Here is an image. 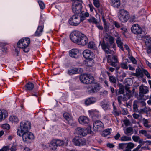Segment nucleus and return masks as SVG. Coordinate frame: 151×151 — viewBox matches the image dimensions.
<instances>
[{
	"mask_svg": "<svg viewBox=\"0 0 151 151\" xmlns=\"http://www.w3.org/2000/svg\"><path fill=\"white\" fill-rule=\"evenodd\" d=\"M127 143H119L118 145V149H125Z\"/></svg>",
	"mask_w": 151,
	"mask_h": 151,
	"instance_id": "45",
	"label": "nucleus"
},
{
	"mask_svg": "<svg viewBox=\"0 0 151 151\" xmlns=\"http://www.w3.org/2000/svg\"><path fill=\"white\" fill-rule=\"evenodd\" d=\"M132 32L134 34L140 35L145 34V29H142L141 27L137 24H134L133 25L131 28Z\"/></svg>",
	"mask_w": 151,
	"mask_h": 151,
	"instance_id": "8",
	"label": "nucleus"
},
{
	"mask_svg": "<svg viewBox=\"0 0 151 151\" xmlns=\"http://www.w3.org/2000/svg\"><path fill=\"white\" fill-rule=\"evenodd\" d=\"M113 24L115 27L117 28H119L120 27V25L119 23L116 21H114L113 22Z\"/></svg>",
	"mask_w": 151,
	"mask_h": 151,
	"instance_id": "60",
	"label": "nucleus"
},
{
	"mask_svg": "<svg viewBox=\"0 0 151 151\" xmlns=\"http://www.w3.org/2000/svg\"><path fill=\"white\" fill-rule=\"evenodd\" d=\"M101 106L104 110L110 109L109 105L107 104H103L101 105Z\"/></svg>",
	"mask_w": 151,
	"mask_h": 151,
	"instance_id": "53",
	"label": "nucleus"
},
{
	"mask_svg": "<svg viewBox=\"0 0 151 151\" xmlns=\"http://www.w3.org/2000/svg\"><path fill=\"white\" fill-rule=\"evenodd\" d=\"M55 142L57 146H62L64 143V142L63 141L59 139H55Z\"/></svg>",
	"mask_w": 151,
	"mask_h": 151,
	"instance_id": "44",
	"label": "nucleus"
},
{
	"mask_svg": "<svg viewBox=\"0 0 151 151\" xmlns=\"http://www.w3.org/2000/svg\"><path fill=\"white\" fill-rule=\"evenodd\" d=\"M104 127V124L100 121L96 120L93 123V129L95 132L100 131L103 129Z\"/></svg>",
	"mask_w": 151,
	"mask_h": 151,
	"instance_id": "12",
	"label": "nucleus"
},
{
	"mask_svg": "<svg viewBox=\"0 0 151 151\" xmlns=\"http://www.w3.org/2000/svg\"><path fill=\"white\" fill-rule=\"evenodd\" d=\"M50 146L52 150L57 149L58 146L55 142V139L53 140L51 142Z\"/></svg>",
	"mask_w": 151,
	"mask_h": 151,
	"instance_id": "37",
	"label": "nucleus"
},
{
	"mask_svg": "<svg viewBox=\"0 0 151 151\" xmlns=\"http://www.w3.org/2000/svg\"><path fill=\"white\" fill-rule=\"evenodd\" d=\"M88 112L93 119H95L96 118H99V113L98 111L96 110H89Z\"/></svg>",
	"mask_w": 151,
	"mask_h": 151,
	"instance_id": "22",
	"label": "nucleus"
},
{
	"mask_svg": "<svg viewBox=\"0 0 151 151\" xmlns=\"http://www.w3.org/2000/svg\"><path fill=\"white\" fill-rule=\"evenodd\" d=\"M76 132L79 135L82 136H86L87 134L88 130L87 129L82 128L81 127H78L75 129Z\"/></svg>",
	"mask_w": 151,
	"mask_h": 151,
	"instance_id": "18",
	"label": "nucleus"
},
{
	"mask_svg": "<svg viewBox=\"0 0 151 151\" xmlns=\"http://www.w3.org/2000/svg\"><path fill=\"white\" fill-rule=\"evenodd\" d=\"M83 34L78 31H74L70 35V39L73 42L76 43Z\"/></svg>",
	"mask_w": 151,
	"mask_h": 151,
	"instance_id": "9",
	"label": "nucleus"
},
{
	"mask_svg": "<svg viewBox=\"0 0 151 151\" xmlns=\"http://www.w3.org/2000/svg\"><path fill=\"white\" fill-rule=\"evenodd\" d=\"M63 117L68 121V123L70 125L72 126L73 120L70 114L68 113H65L63 114Z\"/></svg>",
	"mask_w": 151,
	"mask_h": 151,
	"instance_id": "20",
	"label": "nucleus"
},
{
	"mask_svg": "<svg viewBox=\"0 0 151 151\" xmlns=\"http://www.w3.org/2000/svg\"><path fill=\"white\" fill-rule=\"evenodd\" d=\"M142 121L143 124L145 127L148 128L150 127V125L148 124V121L147 119L143 118L142 119Z\"/></svg>",
	"mask_w": 151,
	"mask_h": 151,
	"instance_id": "48",
	"label": "nucleus"
},
{
	"mask_svg": "<svg viewBox=\"0 0 151 151\" xmlns=\"http://www.w3.org/2000/svg\"><path fill=\"white\" fill-rule=\"evenodd\" d=\"M69 24L71 25L77 26L80 24L79 16L77 14L73 15L70 19Z\"/></svg>",
	"mask_w": 151,
	"mask_h": 151,
	"instance_id": "10",
	"label": "nucleus"
},
{
	"mask_svg": "<svg viewBox=\"0 0 151 151\" xmlns=\"http://www.w3.org/2000/svg\"><path fill=\"white\" fill-rule=\"evenodd\" d=\"M132 138L134 141L137 142L140 139V137L138 136H133L132 137Z\"/></svg>",
	"mask_w": 151,
	"mask_h": 151,
	"instance_id": "58",
	"label": "nucleus"
},
{
	"mask_svg": "<svg viewBox=\"0 0 151 151\" xmlns=\"http://www.w3.org/2000/svg\"><path fill=\"white\" fill-rule=\"evenodd\" d=\"M133 106L134 111L135 112H138V108L137 105L135 101H134Z\"/></svg>",
	"mask_w": 151,
	"mask_h": 151,
	"instance_id": "49",
	"label": "nucleus"
},
{
	"mask_svg": "<svg viewBox=\"0 0 151 151\" xmlns=\"http://www.w3.org/2000/svg\"><path fill=\"white\" fill-rule=\"evenodd\" d=\"M112 113L116 116H118L121 114V111H117V109L116 106H114L113 108V110Z\"/></svg>",
	"mask_w": 151,
	"mask_h": 151,
	"instance_id": "43",
	"label": "nucleus"
},
{
	"mask_svg": "<svg viewBox=\"0 0 151 151\" xmlns=\"http://www.w3.org/2000/svg\"><path fill=\"white\" fill-rule=\"evenodd\" d=\"M95 47L94 43L93 42H90L88 45V47L91 49H94Z\"/></svg>",
	"mask_w": 151,
	"mask_h": 151,
	"instance_id": "52",
	"label": "nucleus"
},
{
	"mask_svg": "<svg viewBox=\"0 0 151 151\" xmlns=\"http://www.w3.org/2000/svg\"><path fill=\"white\" fill-rule=\"evenodd\" d=\"M45 19V17L44 14H41L40 17L39 23L41 24H44V22Z\"/></svg>",
	"mask_w": 151,
	"mask_h": 151,
	"instance_id": "46",
	"label": "nucleus"
},
{
	"mask_svg": "<svg viewBox=\"0 0 151 151\" xmlns=\"http://www.w3.org/2000/svg\"><path fill=\"white\" fill-rule=\"evenodd\" d=\"M74 144L76 146H82L86 145V139L83 137H76L72 141Z\"/></svg>",
	"mask_w": 151,
	"mask_h": 151,
	"instance_id": "11",
	"label": "nucleus"
},
{
	"mask_svg": "<svg viewBox=\"0 0 151 151\" xmlns=\"http://www.w3.org/2000/svg\"><path fill=\"white\" fill-rule=\"evenodd\" d=\"M7 111L3 109L0 110V121L2 120L3 118H6L7 116Z\"/></svg>",
	"mask_w": 151,
	"mask_h": 151,
	"instance_id": "26",
	"label": "nucleus"
},
{
	"mask_svg": "<svg viewBox=\"0 0 151 151\" xmlns=\"http://www.w3.org/2000/svg\"><path fill=\"white\" fill-rule=\"evenodd\" d=\"M74 2L72 6V11L76 14H79L81 12L82 1L81 0H73Z\"/></svg>",
	"mask_w": 151,
	"mask_h": 151,
	"instance_id": "2",
	"label": "nucleus"
},
{
	"mask_svg": "<svg viewBox=\"0 0 151 151\" xmlns=\"http://www.w3.org/2000/svg\"><path fill=\"white\" fill-rule=\"evenodd\" d=\"M110 4L114 7L118 8L120 5V0H111Z\"/></svg>",
	"mask_w": 151,
	"mask_h": 151,
	"instance_id": "24",
	"label": "nucleus"
},
{
	"mask_svg": "<svg viewBox=\"0 0 151 151\" xmlns=\"http://www.w3.org/2000/svg\"><path fill=\"white\" fill-rule=\"evenodd\" d=\"M23 39H21L18 42L17 44V47L18 48L22 49L23 51L25 53H27L29 50L27 47H24V44L23 43Z\"/></svg>",
	"mask_w": 151,
	"mask_h": 151,
	"instance_id": "19",
	"label": "nucleus"
},
{
	"mask_svg": "<svg viewBox=\"0 0 151 151\" xmlns=\"http://www.w3.org/2000/svg\"><path fill=\"white\" fill-rule=\"evenodd\" d=\"M88 42V40L84 34L82 36L76 43L79 45L84 46Z\"/></svg>",
	"mask_w": 151,
	"mask_h": 151,
	"instance_id": "15",
	"label": "nucleus"
},
{
	"mask_svg": "<svg viewBox=\"0 0 151 151\" xmlns=\"http://www.w3.org/2000/svg\"><path fill=\"white\" fill-rule=\"evenodd\" d=\"M41 24L40 26H38V36L41 35L43 32L44 24Z\"/></svg>",
	"mask_w": 151,
	"mask_h": 151,
	"instance_id": "39",
	"label": "nucleus"
},
{
	"mask_svg": "<svg viewBox=\"0 0 151 151\" xmlns=\"http://www.w3.org/2000/svg\"><path fill=\"white\" fill-rule=\"evenodd\" d=\"M9 148V146H4L0 149V151H7Z\"/></svg>",
	"mask_w": 151,
	"mask_h": 151,
	"instance_id": "57",
	"label": "nucleus"
},
{
	"mask_svg": "<svg viewBox=\"0 0 151 151\" xmlns=\"http://www.w3.org/2000/svg\"><path fill=\"white\" fill-rule=\"evenodd\" d=\"M93 4L97 8H98L100 6L99 1V0L94 1Z\"/></svg>",
	"mask_w": 151,
	"mask_h": 151,
	"instance_id": "56",
	"label": "nucleus"
},
{
	"mask_svg": "<svg viewBox=\"0 0 151 151\" xmlns=\"http://www.w3.org/2000/svg\"><path fill=\"white\" fill-rule=\"evenodd\" d=\"M143 69L141 70L139 68H137L136 70L137 73V77L138 78H142L144 76Z\"/></svg>",
	"mask_w": 151,
	"mask_h": 151,
	"instance_id": "27",
	"label": "nucleus"
},
{
	"mask_svg": "<svg viewBox=\"0 0 151 151\" xmlns=\"http://www.w3.org/2000/svg\"><path fill=\"white\" fill-rule=\"evenodd\" d=\"M133 133V130L132 127H127L124 130V133L126 135H131Z\"/></svg>",
	"mask_w": 151,
	"mask_h": 151,
	"instance_id": "32",
	"label": "nucleus"
},
{
	"mask_svg": "<svg viewBox=\"0 0 151 151\" xmlns=\"http://www.w3.org/2000/svg\"><path fill=\"white\" fill-rule=\"evenodd\" d=\"M124 122L126 126H128L130 124V121L128 119H126L124 120Z\"/></svg>",
	"mask_w": 151,
	"mask_h": 151,
	"instance_id": "63",
	"label": "nucleus"
},
{
	"mask_svg": "<svg viewBox=\"0 0 151 151\" xmlns=\"http://www.w3.org/2000/svg\"><path fill=\"white\" fill-rule=\"evenodd\" d=\"M139 133H141L142 134L144 135L147 139H151V135L147 133L146 131L142 130H140L139 132Z\"/></svg>",
	"mask_w": 151,
	"mask_h": 151,
	"instance_id": "35",
	"label": "nucleus"
},
{
	"mask_svg": "<svg viewBox=\"0 0 151 151\" xmlns=\"http://www.w3.org/2000/svg\"><path fill=\"white\" fill-rule=\"evenodd\" d=\"M145 38L146 39L145 40L146 45L148 46L151 45V37L147 35L145 36Z\"/></svg>",
	"mask_w": 151,
	"mask_h": 151,
	"instance_id": "34",
	"label": "nucleus"
},
{
	"mask_svg": "<svg viewBox=\"0 0 151 151\" xmlns=\"http://www.w3.org/2000/svg\"><path fill=\"white\" fill-rule=\"evenodd\" d=\"M23 43L24 44V47H27L29 45L30 42V39L28 37H26L24 38H22Z\"/></svg>",
	"mask_w": 151,
	"mask_h": 151,
	"instance_id": "31",
	"label": "nucleus"
},
{
	"mask_svg": "<svg viewBox=\"0 0 151 151\" xmlns=\"http://www.w3.org/2000/svg\"><path fill=\"white\" fill-rule=\"evenodd\" d=\"M9 120L12 122L17 123L19 121L18 118L15 116H10L9 118Z\"/></svg>",
	"mask_w": 151,
	"mask_h": 151,
	"instance_id": "36",
	"label": "nucleus"
},
{
	"mask_svg": "<svg viewBox=\"0 0 151 151\" xmlns=\"http://www.w3.org/2000/svg\"><path fill=\"white\" fill-rule=\"evenodd\" d=\"M5 46H1V50L3 54H6L7 52V48Z\"/></svg>",
	"mask_w": 151,
	"mask_h": 151,
	"instance_id": "55",
	"label": "nucleus"
},
{
	"mask_svg": "<svg viewBox=\"0 0 151 151\" xmlns=\"http://www.w3.org/2000/svg\"><path fill=\"white\" fill-rule=\"evenodd\" d=\"M134 147V145L132 142L127 143L124 151H131V149H132Z\"/></svg>",
	"mask_w": 151,
	"mask_h": 151,
	"instance_id": "29",
	"label": "nucleus"
},
{
	"mask_svg": "<svg viewBox=\"0 0 151 151\" xmlns=\"http://www.w3.org/2000/svg\"><path fill=\"white\" fill-rule=\"evenodd\" d=\"M149 91V88L145 86L142 85L139 86V95L137 99L139 100H142L144 95L147 94Z\"/></svg>",
	"mask_w": 151,
	"mask_h": 151,
	"instance_id": "6",
	"label": "nucleus"
},
{
	"mask_svg": "<svg viewBox=\"0 0 151 151\" xmlns=\"http://www.w3.org/2000/svg\"><path fill=\"white\" fill-rule=\"evenodd\" d=\"M115 37H116V42L118 46L122 51L124 50V48L123 47V43L122 42L121 38L119 35H116Z\"/></svg>",
	"mask_w": 151,
	"mask_h": 151,
	"instance_id": "23",
	"label": "nucleus"
},
{
	"mask_svg": "<svg viewBox=\"0 0 151 151\" xmlns=\"http://www.w3.org/2000/svg\"><path fill=\"white\" fill-rule=\"evenodd\" d=\"M69 56L75 59H78L79 57V50L76 48L72 49L69 51Z\"/></svg>",
	"mask_w": 151,
	"mask_h": 151,
	"instance_id": "16",
	"label": "nucleus"
},
{
	"mask_svg": "<svg viewBox=\"0 0 151 151\" xmlns=\"http://www.w3.org/2000/svg\"><path fill=\"white\" fill-rule=\"evenodd\" d=\"M143 73H144L147 77L149 79L151 78V76L150 74L145 69H143Z\"/></svg>",
	"mask_w": 151,
	"mask_h": 151,
	"instance_id": "54",
	"label": "nucleus"
},
{
	"mask_svg": "<svg viewBox=\"0 0 151 151\" xmlns=\"http://www.w3.org/2000/svg\"><path fill=\"white\" fill-rule=\"evenodd\" d=\"M30 128L31 123L30 122L26 121L22 122L20 124V130H18L17 134L21 136L23 133L29 131Z\"/></svg>",
	"mask_w": 151,
	"mask_h": 151,
	"instance_id": "1",
	"label": "nucleus"
},
{
	"mask_svg": "<svg viewBox=\"0 0 151 151\" xmlns=\"http://www.w3.org/2000/svg\"><path fill=\"white\" fill-rule=\"evenodd\" d=\"M105 40L109 42V45L112 46L111 48H114L115 47V45L114 43V38L112 36L107 34L104 37Z\"/></svg>",
	"mask_w": 151,
	"mask_h": 151,
	"instance_id": "17",
	"label": "nucleus"
},
{
	"mask_svg": "<svg viewBox=\"0 0 151 151\" xmlns=\"http://www.w3.org/2000/svg\"><path fill=\"white\" fill-rule=\"evenodd\" d=\"M83 57L86 59L91 60L95 58L93 53L88 50H86L83 53Z\"/></svg>",
	"mask_w": 151,
	"mask_h": 151,
	"instance_id": "13",
	"label": "nucleus"
},
{
	"mask_svg": "<svg viewBox=\"0 0 151 151\" xmlns=\"http://www.w3.org/2000/svg\"><path fill=\"white\" fill-rule=\"evenodd\" d=\"M117 78L115 76L112 75L110 76L109 78V81L112 84L115 85L116 84L117 82Z\"/></svg>",
	"mask_w": 151,
	"mask_h": 151,
	"instance_id": "33",
	"label": "nucleus"
},
{
	"mask_svg": "<svg viewBox=\"0 0 151 151\" xmlns=\"http://www.w3.org/2000/svg\"><path fill=\"white\" fill-rule=\"evenodd\" d=\"M121 67L125 69H127L128 68V66L127 62H123L121 64Z\"/></svg>",
	"mask_w": 151,
	"mask_h": 151,
	"instance_id": "51",
	"label": "nucleus"
},
{
	"mask_svg": "<svg viewBox=\"0 0 151 151\" xmlns=\"http://www.w3.org/2000/svg\"><path fill=\"white\" fill-rule=\"evenodd\" d=\"M96 99L94 97H90L86 99L85 102V104L88 105L94 103L96 101Z\"/></svg>",
	"mask_w": 151,
	"mask_h": 151,
	"instance_id": "25",
	"label": "nucleus"
},
{
	"mask_svg": "<svg viewBox=\"0 0 151 151\" xmlns=\"http://www.w3.org/2000/svg\"><path fill=\"white\" fill-rule=\"evenodd\" d=\"M3 127L6 129H9L10 128V126L9 124H6L3 125Z\"/></svg>",
	"mask_w": 151,
	"mask_h": 151,
	"instance_id": "62",
	"label": "nucleus"
},
{
	"mask_svg": "<svg viewBox=\"0 0 151 151\" xmlns=\"http://www.w3.org/2000/svg\"><path fill=\"white\" fill-rule=\"evenodd\" d=\"M21 136L23 141L27 143L30 142L34 137L33 134L29 131L23 133Z\"/></svg>",
	"mask_w": 151,
	"mask_h": 151,
	"instance_id": "7",
	"label": "nucleus"
},
{
	"mask_svg": "<svg viewBox=\"0 0 151 151\" xmlns=\"http://www.w3.org/2000/svg\"><path fill=\"white\" fill-rule=\"evenodd\" d=\"M38 4L40 8L42 10H43L45 7V5L44 2L40 0H38Z\"/></svg>",
	"mask_w": 151,
	"mask_h": 151,
	"instance_id": "40",
	"label": "nucleus"
},
{
	"mask_svg": "<svg viewBox=\"0 0 151 151\" xmlns=\"http://www.w3.org/2000/svg\"><path fill=\"white\" fill-rule=\"evenodd\" d=\"M129 58L130 60L132 62V63L133 64H137V62L136 60L133 57L131 56Z\"/></svg>",
	"mask_w": 151,
	"mask_h": 151,
	"instance_id": "59",
	"label": "nucleus"
},
{
	"mask_svg": "<svg viewBox=\"0 0 151 151\" xmlns=\"http://www.w3.org/2000/svg\"><path fill=\"white\" fill-rule=\"evenodd\" d=\"M149 109H150L147 108L146 106H145L143 108L140 109V111L141 113H147L148 111H149Z\"/></svg>",
	"mask_w": 151,
	"mask_h": 151,
	"instance_id": "50",
	"label": "nucleus"
},
{
	"mask_svg": "<svg viewBox=\"0 0 151 151\" xmlns=\"http://www.w3.org/2000/svg\"><path fill=\"white\" fill-rule=\"evenodd\" d=\"M88 20L90 23H92L95 24H97L98 23L96 19L93 17H91Z\"/></svg>",
	"mask_w": 151,
	"mask_h": 151,
	"instance_id": "38",
	"label": "nucleus"
},
{
	"mask_svg": "<svg viewBox=\"0 0 151 151\" xmlns=\"http://www.w3.org/2000/svg\"><path fill=\"white\" fill-rule=\"evenodd\" d=\"M78 68H72L68 70V73L70 75L76 74L78 73Z\"/></svg>",
	"mask_w": 151,
	"mask_h": 151,
	"instance_id": "28",
	"label": "nucleus"
},
{
	"mask_svg": "<svg viewBox=\"0 0 151 151\" xmlns=\"http://www.w3.org/2000/svg\"><path fill=\"white\" fill-rule=\"evenodd\" d=\"M118 17L120 21L122 22H126L129 18L128 12L124 9L119 10L118 13Z\"/></svg>",
	"mask_w": 151,
	"mask_h": 151,
	"instance_id": "3",
	"label": "nucleus"
},
{
	"mask_svg": "<svg viewBox=\"0 0 151 151\" xmlns=\"http://www.w3.org/2000/svg\"><path fill=\"white\" fill-rule=\"evenodd\" d=\"M99 45H101L102 49L106 54L113 55L114 53V51L110 49L111 48H112V46L109 45V43L107 42H105L104 40H103L102 42H100Z\"/></svg>",
	"mask_w": 151,
	"mask_h": 151,
	"instance_id": "4",
	"label": "nucleus"
},
{
	"mask_svg": "<svg viewBox=\"0 0 151 151\" xmlns=\"http://www.w3.org/2000/svg\"><path fill=\"white\" fill-rule=\"evenodd\" d=\"M25 87L27 90H32L34 87V85L32 83L29 82L25 85Z\"/></svg>",
	"mask_w": 151,
	"mask_h": 151,
	"instance_id": "30",
	"label": "nucleus"
},
{
	"mask_svg": "<svg viewBox=\"0 0 151 151\" xmlns=\"http://www.w3.org/2000/svg\"><path fill=\"white\" fill-rule=\"evenodd\" d=\"M111 129H107L104 131L103 132L102 135L104 137H106L107 136L110 135L111 133L110 130Z\"/></svg>",
	"mask_w": 151,
	"mask_h": 151,
	"instance_id": "42",
	"label": "nucleus"
},
{
	"mask_svg": "<svg viewBox=\"0 0 151 151\" xmlns=\"http://www.w3.org/2000/svg\"><path fill=\"white\" fill-rule=\"evenodd\" d=\"M120 140L122 141H129L131 140V138L130 137L124 136L121 138Z\"/></svg>",
	"mask_w": 151,
	"mask_h": 151,
	"instance_id": "41",
	"label": "nucleus"
},
{
	"mask_svg": "<svg viewBox=\"0 0 151 151\" xmlns=\"http://www.w3.org/2000/svg\"><path fill=\"white\" fill-rule=\"evenodd\" d=\"M125 98L127 100L129 99L132 96V93L127 92L124 95Z\"/></svg>",
	"mask_w": 151,
	"mask_h": 151,
	"instance_id": "47",
	"label": "nucleus"
},
{
	"mask_svg": "<svg viewBox=\"0 0 151 151\" xmlns=\"http://www.w3.org/2000/svg\"><path fill=\"white\" fill-rule=\"evenodd\" d=\"M80 80L84 83L91 84L94 82V78L91 75L83 74L80 77Z\"/></svg>",
	"mask_w": 151,
	"mask_h": 151,
	"instance_id": "5",
	"label": "nucleus"
},
{
	"mask_svg": "<svg viewBox=\"0 0 151 151\" xmlns=\"http://www.w3.org/2000/svg\"><path fill=\"white\" fill-rule=\"evenodd\" d=\"M79 123L82 125L88 124L89 122L88 118L84 116H80L78 119Z\"/></svg>",
	"mask_w": 151,
	"mask_h": 151,
	"instance_id": "21",
	"label": "nucleus"
},
{
	"mask_svg": "<svg viewBox=\"0 0 151 151\" xmlns=\"http://www.w3.org/2000/svg\"><path fill=\"white\" fill-rule=\"evenodd\" d=\"M80 20V23L81 22L83 21L84 20L86 19V17L83 14H82V15L79 16Z\"/></svg>",
	"mask_w": 151,
	"mask_h": 151,
	"instance_id": "61",
	"label": "nucleus"
},
{
	"mask_svg": "<svg viewBox=\"0 0 151 151\" xmlns=\"http://www.w3.org/2000/svg\"><path fill=\"white\" fill-rule=\"evenodd\" d=\"M128 114V111L127 109H123L122 111V114L124 115H126Z\"/></svg>",
	"mask_w": 151,
	"mask_h": 151,
	"instance_id": "64",
	"label": "nucleus"
},
{
	"mask_svg": "<svg viewBox=\"0 0 151 151\" xmlns=\"http://www.w3.org/2000/svg\"><path fill=\"white\" fill-rule=\"evenodd\" d=\"M100 89V84L98 83H95L93 85L88 87V92L90 93L96 92L99 91Z\"/></svg>",
	"mask_w": 151,
	"mask_h": 151,
	"instance_id": "14",
	"label": "nucleus"
}]
</instances>
